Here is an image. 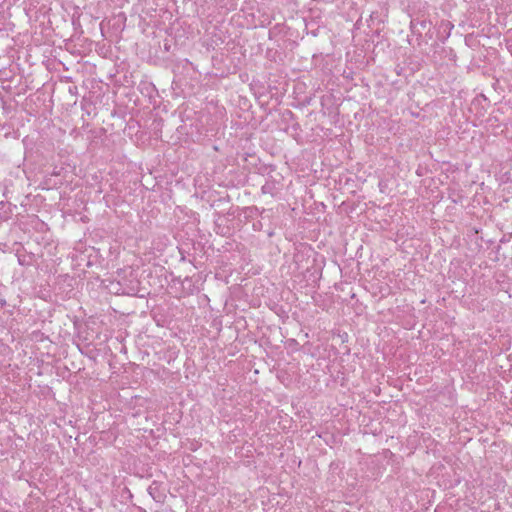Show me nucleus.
<instances>
[{"instance_id": "obj_1", "label": "nucleus", "mask_w": 512, "mask_h": 512, "mask_svg": "<svg viewBox=\"0 0 512 512\" xmlns=\"http://www.w3.org/2000/svg\"><path fill=\"white\" fill-rule=\"evenodd\" d=\"M431 23L426 19H413L411 20L410 26L414 33L419 32L420 29L424 30L429 26Z\"/></svg>"}, {"instance_id": "obj_2", "label": "nucleus", "mask_w": 512, "mask_h": 512, "mask_svg": "<svg viewBox=\"0 0 512 512\" xmlns=\"http://www.w3.org/2000/svg\"><path fill=\"white\" fill-rule=\"evenodd\" d=\"M160 484L157 481H153L152 484L148 487V493L155 501H161L163 494L159 490Z\"/></svg>"}, {"instance_id": "obj_3", "label": "nucleus", "mask_w": 512, "mask_h": 512, "mask_svg": "<svg viewBox=\"0 0 512 512\" xmlns=\"http://www.w3.org/2000/svg\"><path fill=\"white\" fill-rule=\"evenodd\" d=\"M274 189H275V185L274 183L272 182H266L262 188H261V191L263 194H271V195H274Z\"/></svg>"}, {"instance_id": "obj_4", "label": "nucleus", "mask_w": 512, "mask_h": 512, "mask_svg": "<svg viewBox=\"0 0 512 512\" xmlns=\"http://www.w3.org/2000/svg\"><path fill=\"white\" fill-rule=\"evenodd\" d=\"M69 92H70L71 94H76V93H77V87H76V86L69 87Z\"/></svg>"}, {"instance_id": "obj_5", "label": "nucleus", "mask_w": 512, "mask_h": 512, "mask_svg": "<svg viewBox=\"0 0 512 512\" xmlns=\"http://www.w3.org/2000/svg\"><path fill=\"white\" fill-rule=\"evenodd\" d=\"M259 226H261V223H260V222H258V223H254V224H253V228H254V230H258V229H259Z\"/></svg>"}]
</instances>
